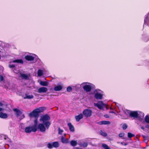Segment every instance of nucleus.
Masks as SVG:
<instances>
[{
    "instance_id": "nucleus-37",
    "label": "nucleus",
    "mask_w": 149,
    "mask_h": 149,
    "mask_svg": "<svg viewBox=\"0 0 149 149\" xmlns=\"http://www.w3.org/2000/svg\"><path fill=\"white\" fill-rule=\"evenodd\" d=\"M7 83V85H4V87L6 88H7V89H10V87H9L8 86L9 85V83L8 82H7L6 83Z\"/></svg>"
},
{
    "instance_id": "nucleus-12",
    "label": "nucleus",
    "mask_w": 149,
    "mask_h": 149,
    "mask_svg": "<svg viewBox=\"0 0 149 149\" xmlns=\"http://www.w3.org/2000/svg\"><path fill=\"white\" fill-rule=\"evenodd\" d=\"M44 124L42 123H40L38 126H37V130H39L41 132H44L45 131L46 128L44 126Z\"/></svg>"
},
{
    "instance_id": "nucleus-24",
    "label": "nucleus",
    "mask_w": 149,
    "mask_h": 149,
    "mask_svg": "<svg viewBox=\"0 0 149 149\" xmlns=\"http://www.w3.org/2000/svg\"><path fill=\"white\" fill-rule=\"evenodd\" d=\"M100 125H108L111 124V122L107 121H102L99 122Z\"/></svg>"
},
{
    "instance_id": "nucleus-20",
    "label": "nucleus",
    "mask_w": 149,
    "mask_h": 149,
    "mask_svg": "<svg viewBox=\"0 0 149 149\" xmlns=\"http://www.w3.org/2000/svg\"><path fill=\"white\" fill-rule=\"evenodd\" d=\"M83 117V115L82 114H80L79 115L76 116L75 118L77 122H79L81 119Z\"/></svg>"
},
{
    "instance_id": "nucleus-28",
    "label": "nucleus",
    "mask_w": 149,
    "mask_h": 149,
    "mask_svg": "<svg viewBox=\"0 0 149 149\" xmlns=\"http://www.w3.org/2000/svg\"><path fill=\"white\" fill-rule=\"evenodd\" d=\"M43 75V71L39 69L38 71V76H41Z\"/></svg>"
},
{
    "instance_id": "nucleus-3",
    "label": "nucleus",
    "mask_w": 149,
    "mask_h": 149,
    "mask_svg": "<svg viewBox=\"0 0 149 149\" xmlns=\"http://www.w3.org/2000/svg\"><path fill=\"white\" fill-rule=\"evenodd\" d=\"M38 120H35L34 121V124L32 126H30L26 127L25 130V132L29 133L31 132H35L37 131V125Z\"/></svg>"
},
{
    "instance_id": "nucleus-46",
    "label": "nucleus",
    "mask_w": 149,
    "mask_h": 149,
    "mask_svg": "<svg viewBox=\"0 0 149 149\" xmlns=\"http://www.w3.org/2000/svg\"><path fill=\"white\" fill-rule=\"evenodd\" d=\"M2 108H0V111H1L2 110Z\"/></svg>"
},
{
    "instance_id": "nucleus-18",
    "label": "nucleus",
    "mask_w": 149,
    "mask_h": 149,
    "mask_svg": "<svg viewBox=\"0 0 149 149\" xmlns=\"http://www.w3.org/2000/svg\"><path fill=\"white\" fill-rule=\"evenodd\" d=\"M23 97L24 99H30L33 98V96L32 95H30L28 93H26L23 95Z\"/></svg>"
},
{
    "instance_id": "nucleus-14",
    "label": "nucleus",
    "mask_w": 149,
    "mask_h": 149,
    "mask_svg": "<svg viewBox=\"0 0 149 149\" xmlns=\"http://www.w3.org/2000/svg\"><path fill=\"white\" fill-rule=\"evenodd\" d=\"M138 116L137 118L140 120L141 121L144 116V114L142 112L138 111Z\"/></svg>"
},
{
    "instance_id": "nucleus-47",
    "label": "nucleus",
    "mask_w": 149,
    "mask_h": 149,
    "mask_svg": "<svg viewBox=\"0 0 149 149\" xmlns=\"http://www.w3.org/2000/svg\"><path fill=\"white\" fill-rule=\"evenodd\" d=\"M110 109H112L111 108H110Z\"/></svg>"
},
{
    "instance_id": "nucleus-10",
    "label": "nucleus",
    "mask_w": 149,
    "mask_h": 149,
    "mask_svg": "<svg viewBox=\"0 0 149 149\" xmlns=\"http://www.w3.org/2000/svg\"><path fill=\"white\" fill-rule=\"evenodd\" d=\"M83 113L85 117H88L91 115L92 111L89 109H85L83 111Z\"/></svg>"
},
{
    "instance_id": "nucleus-41",
    "label": "nucleus",
    "mask_w": 149,
    "mask_h": 149,
    "mask_svg": "<svg viewBox=\"0 0 149 149\" xmlns=\"http://www.w3.org/2000/svg\"><path fill=\"white\" fill-rule=\"evenodd\" d=\"M149 40V36H148V39L146 40V39H144V40L145 41L147 42Z\"/></svg>"
},
{
    "instance_id": "nucleus-4",
    "label": "nucleus",
    "mask_w": 149,
    "mask_h": 149,
    "mask_svg": "<svg viewBox=\"0 0 149 149\" xmlns=\"http://www.w3.org/2000/svg\"><path fill=\"white\" fill-rule=\"evenodd\" d=\"M116 105L118 107L119 110V114L121 116H123L124 113L127 116L129 115L130 116L131 111L127 110V109H123L121 107L120 105L117 103H115Z\"/></svg>"
},
{
    "instance_id": "nucleus-11",
    "label": "nucleus",
    "mask_w": 149,
    "mask_h": 149,
    "mask_svg": "<svg viewBox=\"0 0 149 149\" xmlns=\"http://www.w3.org/2000/svg\"><path fill=\"white\" fill-rule=\"evenodd\" d=\"M59 146V143L58 142L49 143L47 144V147L49 148H52L53 147L58 148Z\"/></svg>"
},
{
    "instance_id": "nucleus-27",
    "label": "nucleus",
    "mask_w": 149,
    "mask_h": 149,
    "mask_svg": "<svg viewBox=\"0 0 149 149\" xmlns=\"http://www.w3.org/2000/svg\"><path fill=\"white\" fill-rule=\"evenodd\" d=\"M77 141L74 140L70 142L71 145L73 146H75L77 145Z\"/></svg>"
},
{
    "instance_id": "nucleus-35",
    "label": "nucleus",
    "mask_w": 149,
    "mask_h": 149,
    "mask_svg": "<svg viewBox=\"0 0 149 149\" xmlns=\"http://www.w3.org/2000/svg\"><path fill=\"white\" fill-rule=\"evenodd\" d=\"M58 134H62L63 133V131L60 128H58Z\"/></svg>"
},
{
    "instance_id": "nucleus-6",
    "label": "nucleus",
    "mask_w": 149,
    "mask_h": 149,
    "mask_svg": "<svg viewBox=\"0 0 149 149\" xmlns=\"http://www.w3.org/2000/svg\"><path fill=\"white\" fill-rule=\"evenodd\" d=\"M103 95V92L99 89L96 90L94 91V97L97 100L102 99Z\"/></svg>"
},
{
    "instance_id": "nucleus-26",
    "label": "nucleus",
    "mask_w": 149,
    "mask_h": 149,
    "mask_svg": "<svg viewBox=\"0 0 149 149\" xmlns=\"http://www.w3.org/2000/svg\"><path fill=\"white\" fill-rule=\"evenodd\" d=\"M39 83L41 85L43 86H46L48 85V83L46 81H40Z\"/></svg>"
},
{
    "instance_id": "nucleus-39",
    "label": "nucleus",
    "mask_w": 149,
    "mask_h": 149,
    "mask_svg": "<svg viewBox=\"0 0 149 149\" xmlns=\"http://www.w3.org/2000/svg\"><path fill=\"white\" fill-rule=\"evenodd\" d=\"M3 79V77L1 75H0V81H2Z\"/></svg>"
},
{
    "instance_id": "nucleus-7",
    "label": "nucleus",
    "mask_w": 149,
    "mask_h": 149,
    "mask_svg": "<svg viewBox=\"0 0 149 149\" xmlns=\"http://www.w3.org/2000/svg\"><path fill=\"white\" fill-rule=\"evenodd\" d=\"M13 63L23 64V61L22 59H16L10 61L9 64V67L12 70L15 69L16 68L15 65L12 63Z\"/></svg>"
},
{
    "instance_id": "nucleus-45",
    "label": "nucleus",
    "mask_w": 149,
    "mask_h": 149,
    "mask_svg": "<svg viewBox=\"0 0 149 149\" xmlns=\"http://www.w3.org/2000/svg\"><path fill=\"white\" fill-rule=\"evenodd\" d=\"M110 113H114V114H116L115 113L114 111H111L110 112Z\"/></svg>"
},
{
    "instance_id": "nucleus-38",
    "label": "nucleus",
    "mask_w": 149,
    "mask_h": 149,
    "mask_svg": "<svg viewBox=\"0 0 149 149\" xmlns=\"http://www.w3.org/2000/svg\"><path fill=\"white\" fill-rule=\"evenodd\" d=\"M13 72L14 73H16V74H17L19 73V71L18 70H17V69H15L13 70Z\"/></svg>"
},
{
    "instance_id": "nucleus-5",
    "label": "nucleus",
    "mask_w": 149,
    "mask_h": 149,
    "mask_svg": "<svg viewBox=\"0 0 149 149\" xmlns=\"http://www.w3.org/2000/svg\"><path fill=\"white\" fill-rule=\"evenodd\" d=\"M81 86L85 91L88 92L91 91L93 87V85L91 83L86 82L83 83L81 84Z\"/></svg>"
},
{
    "instance_id": "nucleus-30",
    "label": "nucleus",
    "mask_w": 149,
    "mask_h": 149,
    "mask_svg": "<svg viewBox=\"0 0 149 149\" xmlns=\"http://www.w3.org/2000/svg\"><path fill=\"white\" fill-rule=\"evenodd\" d=\"M102 146L104 148V149H111L107 144H103Z\"/></svg>"
},
{
    "instance_id": "nucleus-29",
    "label": "nucleus",
    "mask_w": 149,
    "mask_h": 149,
    "mask_svg": "<svg viewBox=\"0 0 149 149\" xmlns=\"http://www.w3.org/2000/svg\"><path fill=\"white\" fill-rule=\"evenodd\" d=\"M79 145L80 146H83L84 147H86L88 146V144L87 143L84 142L83 143V144H82L81 143H79Z\"/></svg>"
},
{
    "instance_id": "nucleus-8",
    "label": "nucleus",
    "mask_w": 149,
    "mask_h": 149,
    "mask_svg": "<svg viewBox=\"0 0 149 149\" xmlns=\"http://www.w3.org/2000/svg\"><path fill=\"white\" fill-rule=\"evenodd\" d=\"M94 105L100 109H103L105 107L108 109L106 105L102 101L99 102L97 103H94Z\"/></svg>"
},
{
    "instance_id": "nucleus-16",
    "label": "nucleus",
    "mask_w": 149,
    "mask_h": 149,
    "mask_svg": "<svg viewBox=\"0 0 149 149\" xmlns=\"http://www.w3.org/2000/svg\"><path fill=\"white\" fill-rule=\"evenodd\" d=\"M48 90L47 88L45 87H41L38 89V92L39 93L46 92Z\"/></svg>"
},
{
    "instance_id": "nucleus-31",
    "label": "nucleus",
    "mask_w": 149,
    "mask_h": 149,
    "mask_svg": "<svg viewBox=\"0 0 149 149\" xmlns=\"http://www.w3.org/2000/svg\"><path fill=\"white\" fill-rule=\"evenodd\" d=\"M100 134L104 136H106L107 135V134L106 133L103 132L102 131H100Z\"/></svg>"
},
{
    "instance_id": "nucleus-43",
    "label": "nucleus",
    "mask_w": 149,
    "mask_h": 149,
    "mask_svg": "<svg viewBox=\"0 0 149 149\" xmlns=\"http://www.w3.org/2000/svg\"><path fill=\"white\" fill-rule=\"evenodd\" d=\"M3 104L1 102H0V106H3Z\"/></svg>"
},
{
    "instance_id": "nucleus-40",
    "label": "nucleus",
    "mask_w": 149,
    "mask_h": 149,
    "mask_svg": "<svg viewBox=\"0 0 149 149\" xmlns=\"http://www.w3.org/2000/svg\"><path fill=\"white\" fill-rule=\"evenodd\" d=\"M104 116L106 118H109V116L107 114L104 115Z\"/></svg>"
},
{
    "instance_id": "nucleus-25",
    "label": "nucleus",
    "mask_w": 149,
    "mask_h": 149,
    "mask_svg": "<svg viewBox=\"0 0 149 149\" xmlns=\"http://www.w3.org/2000/svg\"><path fill=\"white\" fill-rule=\"evenodd\" d=\"M20 77H21L22 79L26 80L28 79H29L28 76L27 75L24 74H21Z\"/></svg>"
},
{
    "instance_id": "nucleus-42",
    "label": "nucleus",
    "mask_w": 149,
    "mask_h": 149,
    "mask_svg": "<svg viewBox=\"0 0 149 149\" xmlns=\"http://www.w3.org/2000/svg\"><path fill=\"white\" fill-rule=\"evenodd\" d=\"M141 128L142 130H145V128H144V127L143 126H141Z\"/></svg>"
},
{
    "instance_id": "nucleus-23",
    "label": "nucleus",
    "mask_w": 149,
    "mask_h": 149,
    "mask_svg": "<svg viewBox=\"0 0 149 149\" xmlns=\"http://www.w3.org/2000/svg\"><path fill=\"white\" fill-rule=\"evenodd\" d=\"M61 141L63 143H67L68 142V139H65L63 136H61Z\"/></svg>"
},
{
    "instance_id": "nucleus-21",
    "label": "nucleus",
    "mask_w": 149,
    "mask_h": 149,
    "mask_svg": "<svg viewBox=\"0 0 149 149\" xmlns=\"http://www.w3.org/2000/svg\"><path fill=\"white\" fill-rule=\"evenodd\" d=\"M68 125L69 127V128L70 131L72 132H74V128L73 126L71 123H69L68 124Z\"/></svg>"
},
{
    "instance_id": "nucleus-36",
    "label": "nucleus",
    "mask_w": 149,
    "mask_h": 149,
    "mask_svg": "<svg viewBox=\"0 0 149 149\" xmlns=\"http://www.w3.org/2000/svg\"><path fill=\"white\" fill-rule=\"evenodd\" d=\"M125 134L123 133H121L119 134V136L120 137H123L124 136Z\"/></svg>"
},
{
    "instance_id": "nucleus-15",
    "label": "nucleus",
    "mask_w": 149,
    "mask_h": 149,
    "mask_svg": "<svg viewBox=\"0 0 149 149\" xmlns=\"http://www.w3.org/2000/svg\"><path fill=\"white\" fill-rule=\"evenodd\" d=\"M138 111H131L130 116L134 118H137L138 116Z\"/></svg>"
},
{
    "instance_id": "nucleus-44",
    "label": "nucleus",
    "mask_w": 149,
    "mask_h": 149,
    "mask_svg": "<svg viewBox=\"0 0 149 149\" xmlns=\"http://www.w3.org/2000/svg\"><path fill=\"white\" fill-rule=\"evenodd\" d=\"M75 149H82L81 148H78L77 147H76L75 148Z\"/></svg>"
},
{
    "instance_id": "nucleus-34",
    "label": "nucleus",
    "mask_w": 149,
    "mask_h": 149,
    "mask_svg": "<svg viewBox=\"0 0 149 149\" xmlns=\"http://www.w3.org/2000/svg\"><path fill=\"white\" fill-rule=\"evenodd\" d=\"M127 127V125L126 124H124L122 126V128L124 130H125Z\"/></svg>"
},
{
    "instance_id": "nucleus-9",
    "label": "nucleus",
    "mask_w": 149,
    "mask_h": 149,
    "mask_svg": "<svg viewBox=\"0 0 149 149\" xmlns=\"http://www.w3.org/2000/svg\"><path fill=\"white\" fill-rule=\"evenodd\" d=\"M13 110L15 112V114L17 117H20L19 118L20 119H22L24 118V114H22V112L19 109H14Z\"/></svg>"
},
{
    "instance_id": "nucleus-13",
    "label": "nucleus",
    "mask_w": 149,
    "mask_h": 149,
    "mask_svg": "<svg viewBox=\"0 0 149 149\" xmlns=\"http://www.w3.org/2000/svg\"><path fill=\"white\" fill-rule=\"evenodd\" d=\"M144 121L145 123L148 124L145 126L146 128L149 129V115H146L144 118Z\"/></svg>"
},
{
    "instance_id": "nucleus-19",
    "label": "nucleus",
    "mask_w": 149,
    "mask_h": 149,
    "mask_svg": "<svg viewBox=\"0 0 149 149\" xmlns=\"http://www.w3.org/2000/svg\"><path fill=\"white\" fill-rule=\"evenodd\" d=\"M25 59L28 61H32L34 60V57L32 56L27 55L25 57Z\"/></svg>"
},
{
    "instance_id": "nucleus-2",
    "label": "nucleus",
    "mask_w": 149,
    "mask_h": 149,
    "mask_svg": "<svg viewBox=\"0 0 149 149\" xmlns=\"http://www.w3.org/2000/svg\"><path fill=\"white\" fill-rule=\"evenodd\" d=\"M44 110V107H40L33 110L29 114V116L31 117H33L36 118V120H37L38 117L39 113L42 112Z\"/></svg>"
},
{
    "instance_id": "nucleus-1",
    "label": "nucleus",
    "mask_w": 149,
    "mask_h": 149,
    "mask_svg": "<svg viewBox=\"0 0 149 149\" xmlns=\"http://www.w3.org/2000/svg\"><path fill=\"white\" fill-rule=\"evenodd\" d=\"M50 119L49 116L47 114H45L41 116L40 121L42 122L45 126L48 129L51 124L49 121Z\"/></svg>"
},
{
    "instance_id": "nucleus-22",
    "label": "nucleus",
    "mask_w": 149,
    "mask_h": 149,
    "mask_svg": "<svg viewBox=\"0 0 149 149\" xmlns=\"http://www.w3.org/2000/svg\"><path fill=\"white\" fill-rule=\"evenodd\" d=\"M8 117V115L6 113L2 112H0V118H1L5 119L7 118Z\"/></svg>"
},
{
    "instance_id": "nucleus-17",
    "label": "nucleus",
    "mask_w": 149,
    "mask_h": 149,
    "mask_svg": "<svg viewBox=\"0 0 149 149\" xmlns=\"http://www.w3.org/2000/svg\"><path fill=\"white\" fill-rule=\"evenodd\" d=\"M63 85L62 84L57 85L55 86L54 88V90L55 91H61L63 88Z\"/></svg>"
},
{
    "instance_id": "nucleus-33",
    "label": "nucleus",
    "mask_w": 149,
    "mask_h": 149,
    "mask_svg": "<svg viewBox=\"0 0 149 149\" xmlns=\"http://www.w3.org/2000/svg\"><path fill=\"white\" fill-rule=\"evenodd\" d=\"M72 90V88L70 86H68L67 88V91L68 92H70Z\"/></svg>"
},
{
    "instance_id": "nucleus-32",
    "label": "nucleus",
    "mask_w": 149,
    "mask_h": 149,
    "mask_svg": "<svg viewBox=\"0 0 149 149\" xmlns=\"http://www.w3.org/2000/svg\"><path fill=\"white\" fill-rule=\"evenodd\" d=\"M134 136V135L132 133L129 132L128 133V136L129 138H131Z\"/></svg>"
}]
</instances>
